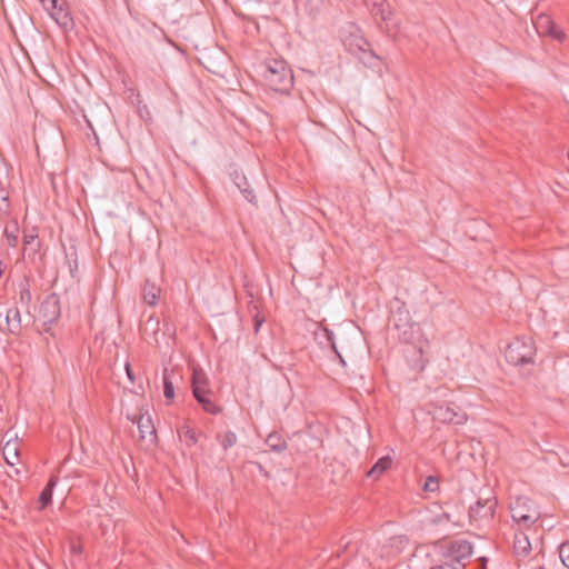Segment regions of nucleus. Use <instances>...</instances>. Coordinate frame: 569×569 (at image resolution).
Wrapping results in <instances>:
<instances>
[{
  "label": "nucleus",
  "instance_id": "1",
  "mask_svg": "<svg viewBox=\"0 0 569 569\" xmlns=\"http://www.w3.org/2000/svg\"><path fill=\"white\" fill-rule=\"evenodd\" d=\"M261 68L267 86L274 92L288 93L293 87L292 71L283 59H268Z\"/></svg>",
  "mask_w": 569,
  "mask_h": 569
},
{
  "label": "nucleus",
  "instance_id": "2",
  "mask_svg": "<svg viewBox=\"0 0 569 569\" xmlns=\"http://www.w3.org/2000/svg\"><path fill=\"white\" fill-rule=\"evenodd\" d=\"M511 518L523 528H530L540 518L536 503L528 497H518L510 505Z\"/></svg>",
  "mask_w": 569,
  "mask_h": 569
},
{
  "label": "nucleus",
  "instance_id": "3",
  "mask_svg": "<svg viewBox=\"0 0 569 569\" xmlns=\"http://www.w3.org/2000/svg\"><path fill=\"white\" fill-rule=\"evenodd\" d=\"M536 355V348L531 339L516 338L510 342L505 352L508 363L513 366H523L531 363Z\"/></svg>",
  "mask_w": 569,
  "mask_h": 569
},
{
  "label": "nucleus",
  "instance_id": "4",
  "mask_svg": "<svg viewBox=\"0 0 569 569\" xmlns=\"http://www.w3.org/2000/svg\"><path fill=\"white\" fill-rule=\"evenodd\" d=\"M363 6L370 12L378 27L388 36L396 31L397 23L386 0H363Z\"/></svg>",
  "mask_w": 569,
  "mask_h": 569
},
{
  "label": "nucleus",
  "instance_id": "5",
  "mask_svg": "<svg viewBox=\"0 0 569 569\" xmlns=\"http://www.w3.org/2000/svg\"><path fill=\"white\" fill-rule=\"evenodd\" d=\"M496 498L478 499L477 502L469 507L470 523L476 527L489 523L496 512Z\"/></svg>",
  "mask_w": 569,
  "mask_h": 569
},
{
  "label": "nucleus",
  "instance_id": "6",
  "mask_svg": "<svg viewBox=\"0 0 569 569\" xmlns=\"http://www.w3.org/2000/svg\"><path fill=\"white\" fill-rule=\"evenodd\" d=\"M433 419L451 425H463L467 421L466 412L455 403L436 406L432 410Z\"/></svg>",
  "mask_w": 569,
  "mask_h": 569
},
{
  "label": "nucleus",
  "instance_id": "7",
  "mask_svg": "<svg viewBox=\"0 0 569 569\" xmlns=\"http://www.w3.org/2000/svg\"><path fill=\"white\" fill-rule=\"evenodd\" d=\"M46 9L49 11L50 17L57 22V24L69 30L73 27V20L69 10L64 7V2L60 0H49Z\"/></svg>",
  "mask_w": 569,
  "mask_h": 569
},
{
  "label": "nucleus",
  "instance_id": "8",
  "mask_svg": "<svg viewBox=\"0 0 569 569\" xmlns=\"http://www.w3.org/2000/svg\"><path fill=\"white\" fill-rule=\"evenodd\" d=\"M358 62L368 68L372 76L380 77L382 73V59L371 49H366L358 41Z\"/></svg>",
  "mask_w": 569,
  "mask_h": 569
},
{
  "label": "nucleus",
  "instance_id": "9",
  "mask_svg": "<svg viewBox=\"0 0 569 569\" xmlns=\"http://www.w3.org/2000/svg\"><path fill=\"white\" fill-rule=\"evenodd\" d=\"M535 28L541 36H549L558 41L565 39V33L547 14H540L535 21Z\"/></svg>",
  "mask_w": 569,
  "mask_h": 569
},
{
  "label": "nucleus",
  "instance_id": "10",
  "mask_svg": "<svg viewBox=\"0 0 569 569\" xmlns=\"http://www.w3.org/2000/svg\"><path fill=\"white\" fill-rule=\"evenodd\" d=\"M472 545L467 540H456L450 543L448 549V557L456 559V561L466 565V561L472 555Z\"/></svg>",
  "mask_w": 569,
  "mask_h": 569
},
{
  "label": "nucleus",
  "instance_id": "11",
  "mask_svg": "<svg viewBox=\"0 0 569 569\" xmlns=\"http://www.w3.org/2000/svg\"><path fill=\"white\" fill-rule=\"evenodd\" d=\"M136 422L138 425L140 438L152 443L156 440L157 436L150 416L141 415Z\"/></svg>",
  "mask_w": 569,
  "mask_h": 569
},
{
  "label": "nucleus",
  "instance_id": "12",
  "mask_svg": "<svg viewBox=\"0 0 569 569\" xmlns=\"http://www.w3.org/2000/svg\"><path fill=\"white\" fill-rule=\"evenodd\" d=\"M6 323L8 331L12 335H19L21 331V315L18 308L12 307L6 310Z\"/></svg>",
  "mask_w": 569,
  "mask_h": 569
},
{
  "label": "nucleus",
  "instance_id": "13",
  "mask_svg": "<svg viewBox=\"0 0 569 569\" xmlns=\"http://www.w3.org/2000/svg\"><path fill=\"white\" fill-rule=\"evenodd\" d=\"M191 385H192V393L193 392H210V390L208 389L209 381H208L207 375L199 367L193 368Z\"/></svg>",
  "mask_w": 569,
  "mask_h": 569
},
{
  "label": "nucleus",
  "instance_id": "14",
  "mask_svg": "<svg viewBox=\"0 0 569 569\" xmlns=\"http://www.w3.org/2000/svg\"><path fill=\"white\" fill-rule=\"evenodd\" d=\"M392 460L389 456L381 457L368 471L367 477L378 479L391 467Z\"/></svg>",
  "mask_w": 569,
  "mask_h": 569
},
{
  "label": "nucleus",
  "instance_id": "15",
  "mask_svg": "<svg viewBox=\"0 0 569 569\" xmlns=\"http://www.w3.org/2000/svg\"><path fill=\"white\" fill-rule=\"evenodd\" d=\"M234 183L238 187V189L241 191L243 197L250 202L256 203V196L253 193V190L250 189L248 180L244 176L236 172L234 173Z\"/></svg>",
  "mask_w": 569,
  "mask_h": 569
},
{
  "label": "nucleus",
  "instance_id": "16",
  "mask_svg": "<svg viewBox=\"0 0 569 569\" xmlns=\"http://www.w3.org/2000/svg\"><path fill=\"white\" fill-rule=\"evenodd\" d=\"M513 549L517 556L527 557L531 550V543L525 533L515 536Z\"/></svg>",
  "mask_w": 569,
  "mask_h": 569
},
{
  "label": "nucleus",
  "instance_id": "17",
  "mask_svg": "<svg viewBox=\"0 0 569 569\" xmlns=\"http://www.w3.org/2000/svg\"><path fill=\"white\" fill-rule=\"evenodd\" d=\"M160 289L149 281L143 287L142 297L146 303L149 306H156L159 299Z\"/></svg>",
  "mask_w": 569,
  "mask_h": 569
},
{
  "label": "nucleus",
  "instance_id": "18",
  "mask_svg": "<svg viewBox=\"0 0 569 569\" xmlns=\"http://www.w3.org/2000/svg\"><path fill=\"white\" fill-rule=\"evenodd\" d=\"M266 443L271 450H273L276 452H282L283 450L287 449L286 440L278 432H272V433L268 435V437L266 439Z\"/></svg>",
  "mask_w": 569,
  "mask_h": 569
},
{
  "label": "nucleus",
  "instance_id": "19",
  "mask_svg": "<svg viewBox=\"0 0 569 569\" xmlns=\"http://www.w3.org/2000/svg\"><path fill=\"white\" fill-rule=\"evenodd\" d=\"M208 393L209 392H193V396L194 398L197 399V401L202 406V409L208 412V413H212V415H216L218 413L220 410L219 408L213 403V401H211L210 398H208Z\"/></svg>",
  "mask_w": 569,
  "mask_h": 569
},
{
  "label": "nucleus",
  "instance_id": "20",
  "mask_svg": "<svg viewBox=\"0 0 569 569\" xmlns=\"http://www.w3.org/2000/svg\"><path fill=\"white\" fill-rule=\"evenodd\" d=\"M58 482V479L56 477H51L47 483V486L43 488V490L40 493L39 502L41 503V508L47 507L51 500H52V491Z\"/></svg>",
  "mask_w": 569,
  "mask_h": 569
},
{
  "label": "nucleus",
  "instance_id": "21",
  "mask_svg": "<svg viewBox=\"0 0 569 569\" xmlns=\"http://www.w3.org/2000/svg\"><path fill=\"white\" fill-rule=\"evenodd\" d=\"M50 306L52 307L53 310L51 311L50 315H44L43 316L44 321H48V322L53 321L59 316L58 300L54 297H51V298L47 299L42 303V309H46V308H48Z\"/></svg>",
  "mask_w": 569,
  "mask_h": 569
},
{
  "label": "nucleus",
  "instance_id": "22",
  "mask_svg": "<svg viewBox=\"0 0 569 569\" xmlns=\"http://www.w3.org/2000/svg\"><path fill=\"white\" fill-rule=\"evenodd\" d=\"M408 320H409V313L407 310L403 312L401 310H399L398 313H395L392 311L390 319H389V323H390V326H393L396 329H400L403 326L400 322L405 321L407 323Z\"/></svg>",
  "mask_w": 569,
  "mask_h": 569
},
{
  "label": "nucleus",
  "instance_id": "23",
  "mask_svg": "<svg viewBox=\"0 0 569 569\" xmlns=\"http://www.w3.org/2000/svg\"><path fill=\"white\" fill-rule=\"evenodd\" d=\"M10 213V201L6 190L0 189V219Z\"/></svg>",
  "mask_w": 569,
  "mask_h": 569
},
{
  "label": "nucleus",
  "instance_id": "24",
  "mask_svg": "<svg viewBox=\"0 0 569 569\" xmlns=\"http://www.w3.org/2000/svg\"><path fill=\"white\" fill-rule=\"evenodd\" d=\"M3 457L6 459V461L13 466L14 465V459L17 460L18 459V449L14 447V446H11L9 442L6 443V446L3 447Z\"/></svg>",
  "mask_w": 569,
  "mask_h": 569
},
{
  "label": "nucleus",
  "instance_id": "25",
  "mask_svg": "<svg viewBox=\"0 0 569 569\" xmlns=\"http://www.w3.org/2000/svg\"><path fill=\"white\" fill-rule=\"evenodd\" d=\"M163 393L168 400H171L174 397V387L168 377V369L163 370Z\"/></svg>",
  "mask_w": 569,
  "mask_h": 569
},
{
  "label": "nucleus",
  "instance_id": "26",
  "mask_svg": "<svg viewBox=\"0 0 569 569\" xmlns=\"http://www.w3.org/2000/svg\"><path fill=\"white\" fill-rule=\"evenodd\" d=\"M17 232H18L17 224H13L12 229H10L9 227H6V229H4V236L7 238L8 244L11 247H16V244L18 242Z\"/></svg>",
  "mask_w": 569,
  "mask_h": 569
},
{
  "label": "nucleus",
  "instance_id": "27",
  "mask_svg": "<svg viewBox=\"0 0 569 569\" xmlns=\"http://www.w3.org/2000/svg\"><path fill=\"white\" fill-rule=\"evenodd\" d=\"M221 446L223 447V449H228L232 446L236 445L237 442V436L234 432L232 431H227L222 437H221Z\"/></svg>",
  "mask_w": 569,
  "mask_h": 569
},
{
  "label": "nucleus",
  "instance_id": "28",
  "mask_svg": "<svg viewBox=\"0 0 569 569\" xmlns=\"http://www.w3.org/2000/svg\"><path fill=\"white\" fill-rule=\"evenodd\" d=\"M559 557H560L563 566L569 569V543L560 545Z\"/></svg>",
  "mask_w": 569,
  "mask_h": 569
},
{
  "label": "nucleus",
  "instance_id": "29",
  "mask_svg": "<svg viewBox=\"0 0 569 569\" xmlns=\"http://www.w3.org/2000/svg\"><path fill=\"white\" fill-rule=\"evenodd\" d=\"M438 479L433 476H429L423 485V490L428 492H435L438 489Z\"/></svg>",
  "mask_w": 569,
  "mask_h": 569
},
{
  "label": "nucleus",
  "instance_id": "30",
  "mask_svg": "<svg viewBox=\"0 0 569 569\" xmlns=\"http://www.w3.org/2000/svg\"><path fill=\"white\" fill-rule=\"evenodd\" d=\"M341 37H342V41H343V44L346 46V48H348V50L352 51V49L355 47V39H353L352 32L343 31Z\"/></svg>",
  "mask_w": 569,
  "mask_h": 569
},
{
  "label": "nucleus",
  "instance_id": "31",
  "mask_svg": "<svg viewBox=\"0 0 569 569\" xmlns=\"http://www.w3.org/2000/svg\"><path fill=\"white\" fill-rule=\"evenodd\" d=\"M37 237L38 236L36 233H33V232L26 233L24 237H23V244H24V247L30 246L32 248V250H36V248H33L32 244L34 243Z\"/></svg>",
  "mask_w": 569,
  "mask_h": 569
},
{
  "label": "nucleus",
  "instance_id": "32",
  "mask_svg": "<svg viewBox=\"0 0 569 569\" xmlns=\"http://www.w3.org/2000/svg\"><path fill=\"white\" fill-rule=\"evenodd\" d=\"M443 566H445L446 569H447V567L449 569H462L465 567V563L459 562V565H458L456 559L448 557V559H447V561H446V563Z\"/></svg>",
  "mask_w": 569,
  "mask_h": 569
},
{
  "label": "nucleus",
  "instance_id": "33",
  "mask_svg": "<svg viewBox=\"0 0 569 569\" xmlns=\"http://www.w3.org/2000/svg\"><path fill=\"white\" fill-rule=\"evenodd\" d=\"M184 437L187 439V442L189 446H193L197 443L198 439H197V436H196V432L193 430H187L184 432Z\"/></svg>",
  "mask_w": 569,
  "mask_h": 569
},
{
  "label": "nucleus",
  "instance_id": "34",
  "mask_svg": "<svg viewBox=\"0 0 569 569\" xmlns=\"http://www.w3.org/2000/svg\"><path fill=\"white\" fill-rule=\"evenodd\" d=\"M20 299H21L22 301H23V300L29 301V300L31 299V296H30L29 290H27V289H26V290H22V291L20 292Z\"/></svg>",
  "mask_w": 569,
  "mask_h": 569
},
{
  "label": "nucleus",
  "instance_id": "35",
  "mask_svg": "<svg viewBox=\"0 0 569 569\" xmlns=\"http://www.w3.org/2000/svg\"><path fill=\"white\" fill-rule=\"evenodd\" d=\"M263 320L262 319H259L258 317L254 318V331L258 332L261 325H262Z\"/></svg>",
  "mask_w": 569,
  "mask_h": 569
},
{
  "label": "nucleus",
  "instance_id": "36",
  "mask_svg": "<svg viewBox=\"0 0 569 569\" xmlns=\"http://www.w3.org/2000/svg\"><path fill=\"white\" fill-rule=\"evenodd\" d=\"M126 371H127V376H128V378H129L131 381H133V375H132V371H131V368H130V365H129V363H127V365H126Z\"/></svg>",
  "mask_w": 569,
  "mask_h": 569
},
{
  "label": "nucleus",
  "instance_id": "37",
  "mask_svg": "<svg viewBox=\"0 0 569 569\" xmlns=\"http://www.w3.org/2000/svg\"><path fill=\"white\" fill-rule=\"evenodd\" d=\"M430 569H446L443 565L432 566Z\"/></svg>",
  "mask_w": 569,
  "mask_h": 569
},
{
  "label": "nucleus",
  "instance_id": "38",
  "mask_svg": "<svg viewBox=\"0 0 569 569\" xmlns=\"http://www.w3.org/2000/svg\"><path fill=\"white\" fill-rule=\"evenodd\" d=\"M406 335H407V332L405 331V332H403V337H400V338H401L402 340H405V341H407V340H408V338L406 337Z\"/></svg>",
  "mask_w": 569,
  "mask_h": 569
},
{
  "label": "nucleus",
  "instance_id": "39",
  "mask_svg": "<svg viewBox=\"0 0 569 569\" xmlns=\"http://www.w3.org/2000/svg\"><path fill=\"white\" fill-rule=\"evenodd\" d=\"M361 41L363 42V44L368 46L367 40L362 39Z\"/></svg>",
  "mask_w": 569,
  "mask_h": 569
},
{
  "label": "nucleus",
  "instance_id": "40",
  "mask_svg": "<svg viewBox=\"0 0 569 569\" xmlns=\"http://www.w3.org/2000/svg\"><path fill=\"white\" fill-rule=\"evenodd\" d=\"M568 159H569V150H568Z\"/></svg>",
  "mask_w": 569,
  "mask_h": 569
}]
</instances>
